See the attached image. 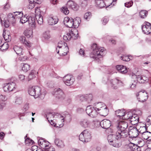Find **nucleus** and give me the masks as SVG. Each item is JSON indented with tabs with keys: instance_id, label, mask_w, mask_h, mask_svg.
Returning a JSON list of instances; mask_svg holds the SVG:
<instances>
[{
	"instance_id": "1",
	"label": "nucleus",
	"mask_w": 151,
	"mask_h": 151,
	"mask_svg": "<svg viewBox=\"0 0 151 151\" xmlns=\"http://www.w3.org/2000/svg\"><path fill=\"white\" fill-rule=\"evenodd\" d=\"M91 52L90 54V57L94 59H99L105 54V48L98 46L96 44H93L91 45Z\"/></svg>"
},
{
	"instance_id": "2",
	"label": "nucleus",
	"mask_w": 151,
	"mask_h": 151,
	"mask_svg": "<svg viewBox=\"0 0 151 151\" xmlns=\"http://www.w3.org/2000/svg\"><path fill=\"white\" fill-rule=\"evenodd\" d=\"M110 130L112 134L108 135L107 137V139L109 144L116 147H120L122 145V143L120 142H119L118 139L122 138L114 129H110Z\"/></svg>"
},
{
	"instance_id": "3",
	"label": "nucleus",
	"mask_w": 151,
	"mask_h": 151,
	"mask_svg": "<svg viewBox=\"0 0 151 151\" xmlns=\"http://www.w3.org/2000/svg\"><path fill=\"white\" fill-rule=\"evenodd\" d=\"M128 126L127 122L121 121L118 123L116 128L114 129L122 138H125L128 134Z\"/></svg>"
},
{
	"instance_id": "4",
	"label": "nucleus",
	"mask_w": 151,
	"mask_h": 151,
	"mask_svg": "<svg viewBox=\"0 0 151 151\" xmlns=\"http://www.w3.org/2000/svg\"><path fill=\"white\" fill-rule=\"evenodd\" d=\"M29 94L34 96L35 98L39 97L41 99L44 98L46 93L42 91L41 88L37 86L30 87L28 90Z\"/></svg>"
},
{
	"instance_id": "5",
	"label": "nucleus",
	"mask_w": 151,
	"mask_h": 151,
	"mask_svg": "<svg viewBox=\"0 0 151 151\" xmlns=\"http://www.w3.org/2000/svg\"><path fill=\"white\" fill-rule=\"evenodd\" d=\"M79 140L83 142H87L91 141L92 138L91 132L88 129L84 130L79 135Z\"/></svg>"
},
{
	"instance_id": "6",
	"label": "nucleus",
	"mask_w": 151,
	"mask_h": 151,
	"mask_svg": "<svg viewBox=\"0 0 151 151\" xmlns=\"http://www.w3.org/2000/svg\"><path fill=\"white\" fill-rule=\"evenodd\" d=\"M78 37V32L76 29L72 28L65 35L63 36V38L65 41L70 40L71 38L76 40Z\"/></svg>"
},
{
	"instance_id": "7",
	"label": "nucleus",
	"mask_w": 151,
	"mask_h": 151,
	"mask_svg": "<svg viewBox=\"0 0 151 151\" xmlns=\"http://www.w3.org/2000/svg\"><path fill=\"white\" fill-rule=\"evenodd\" d=\"M17 85L14 82L10 81L4 83L3 88L4 91L9 93L15 91L17 88Z\"/></svg>"
},
{
	"instance_id": "8",
	"label": "nucleus",
	"mask_w": 151,
	"mask_h": 151,
	"mask_svg": "<svg viewBox=\"0 0 151 151\" xmlns=\"http://www.w3.org/2000/svg\"><path fill=\"white\" fill-rule=\"evenodd\" d=\"M58 117L59 118V121L61 122L60 124L58 123L60 127H62L63 126L65 121L70 122L71 119V115L67 112L64 113L63 115L60 114L58 115Z\"/></svg>"
},
{
	"instance_id": "9",
	"label": "nucleus",
	"mask_w": 151,
	"mask_h": 151,
	"mask_svg": "<svg viewBox=\"0 0 151 151\" xmlns=\"http://www.w3.org/2000/svg\"><path fill=\"white\" fill-rule=\"evenodd\" d=\"M126 116H127L125 117V119H129L132 125H135L139 122V117L136 114H132L131 113H126Z\"/></svg>"
},
{
	"instance_id": "10",
	"label": "nucleus",
	"mask_w": 151,
	"mask_h": 151,
	"mask_svg": "<svg viewBox=\"0 0 151 151\" xmlns=\"http://www.w3.org/2000/svg\"><path fill=\"white\" fill-rule=\"evenodd\" d=\"M79 123L81 127L84 129L90 128L92 125V122L87 118L81 119Z\"/></svg>"
},
{
	"instance_id": "11",
	"label": "nucleus",
	"mask_w": 151,
	"mask_h": 151,
	"mask_svg": "<svg viewBox=\"0 0 151 151\" xmlns=\"http://www.w3.org/2000/svg\"><path fill=\"white\" fill-rule=\"evenodd\" d=\"M131 77L133 79L136 78L137 81L140 83H144L148 82L149 80L148 78L144 75H136L133 74L132 75Z\"/></svg>"
},
{
	"instance_id": "12",
	"label": "nucleus",
	"mask_w": 151,
	"mask_h": 151,
	"mask_svg": "<svg viewBox=\"0 0 151 151\" xmlns=\"http://www.w3.org/2000/svg\"><path fill=\"white\" fill-rule=\"evenodd\" d=\"M63 80L64 83L68 86H70L73 85L75 81L74 78L69 75L65 76L63 78Z\"/></svg>"
},
{
	"instance_id": "13",
	"label": "nucleus",
	"mask_w": 151,
	"mask_h": 151,
	"mask_svg": "<svg viewBox=\"0 0 151 151\" xmlns=\"http://www.w3.org/2000/svg\"><path fill=\"white\" fill-rule=\"evenodd\" d=\"M137 96L139 101L141 102L145 101L148 98L147 93L145 91L139 92Z\"/></svg>"
},
{
	"instance_id": "14",
	"label": "nucleus",
	"mask_w": 151,
	"mask_h": 151,
	"mask_svg": "<svg viewBox=\"0 0 151 151\" xmlns=\"http://www.w3.org/2000/svg\"><path fill=\"white\" fill-rule=\"evenodd\" d=\"M142 30L144 33L148 35L151 34V24L147 22L145 25L142 26Z\"/></svg>"
},
{
	"instance_id": "15",
	"label": "nucleus",
	"mask_w": 151,
	"mask_h": 151,
	"mask_svg": "<svg viewBox=\"0 0 151 151\" xmlns=\"http://www.w3.org/2000/svg\"><path fill=\"white\" fill-rule=\"evenodd\" d=\"M40 10L38 8L37 9H36L35 17L38 24L41 25L43 23V19L42 17L41 14V12L39 11Z\"/></svg>"
},
{
	"instance_id": "16",
	"label": "nucleus",
	"mask_w": 151,
	"mask_h": 151,
	"mask_svg": "<svg viewBox=\"0 0 151 151\" xmlns=\"http://www.w3.org/2000/svg\"><path fill=\"white\" fill-rule=\"evenodd\" d=\"M59 114L58 113H49L46 115L47 119L49 122H50V121L53 120V119H55V120L58 119V121H59V118L58 117V116Z\"/></svg>"
},
{
	"instance_id": "17",
	"label": "nucleus",
	"mask_w": 151,
	"mask_h": 151,
	"mask_svg": "<svg viewBox=\"0 0 151 151\" xmlns=\"http://www.w3.org/2000/svg\"><path fill=\"white\" fill-rule=\"evenodd\" d=\"M128 135H129L130 137H136L138 136H139L137 128L136 127H133L129 131H128Z\"/></svg>"
},
{
	"instance_id": "18",
	"label": "nucleus",
	"mask_w": 151,
	"mask_h": 151,
	"mask_svg": "<svg viewBox=\"0 0 151 151\" xmlns=\"http://www.w3.org/2000/svg\"><path fill=\"white\" fill-rule=\"evenodd\" d=\"M38 144L39 146L42 148L45 149L50 145V144L49 142L43 139H40L38 141Z\"/></svg>"
},
{
	"instance_id": "19",
	"label": "nucleus",
	"mask_w": 151,
	"mask_h": 151,
	"mask_svg": "<svg viewBox=\"0 0 151 151\" xmlns=\"http://www.w3.org/2000/svg\"><path fill=\"white\" fill-rule=\"evenodd\" d=\"M73 19L68 17L64 18L63 23L67 27L69 28H73Z\"/></svg>"
},
{
	"instance_id": "20",
	"label": "nucleus",
	"mask_w": 151,
	"mask_h": 151,
	"mask_svg": "<svg viewBox=\"0 0 151 151\" xmlns=\"http://www.w3.org/2000/svg\"><path fill=\"white\" fill-rule=\"evenodd\" d=\"M67 6L74 11L77 10L79 6L76 3L73 1L69 0L67 4Z\"/></svg>"
},
{
	"instance_id": "21",
	"label": "nucleus",
	"mask_w": 151,
	"mask_h": 151,
	"mask_svg": "<svg viewBox=\"0 0 151 151\" xmlns=\"http://www.w3.org/2000/svg\"><path fill=\"white\" fill-rule=\"evenodd\" d=\"M58 17L56 16H50L48 17L47 22L49 25H54L58 22Z\"/></svg>"
},
{
	"instance_id": "22",
	"label": "nucleus",
	"mask_w": 151,
	"mask_h": 151,
	"mask_svg": "<svg viewBox=\"0 0 151 151\" xmlns=\"http://www.w3.org/2000/svg\"><path fill=\"white\" fill-rule=\"evenodd\" d=\"M101 127L104 129H108L111 126V122L110 120L105 119L102 120L100 123Z\"/></svg>"
},
{
	"instance_id": "23",
	"label": "nucleus",
	"mask_w": 151,
	"mask_h": 151,
	"mask_svg": "<svg viewBox=\"0 0 151 151\" xmlns=\"http://www.w3.org/2000/svg\"><path fill=\"white\" fill-rule=\"evenodd\" d=\"M120 81L117 79L115 78L111 80V85L112 88L116 89L118 87V83Z\"/></svg>"
},
{
	"instance_id": "24",
	"label": "nucleus",
	"mask_w": 151,
	"mask_h": 151,
	"mask_svg": "<svg viewBox=\"0 0 151 151\" xmlns=\"http://www.w3.org/2000/svg\"><path fill=\"white\" fill-rule=\"evenodd\" d=\"M20 42L25 45L26 47H29L31 46V44L29 42L27 41L24 36H22L19 38Z\"/></svg>"
},
{
	"instance_id": "25",
	"label": "nucleus",
	"mask_w": 151,
	"mask_h": 151,
	"mask_svg": "<svg viewBox=\"0 0 151 151\" xmlns=\"http://www.w3.org/2000/svg\"><path fill=\"white\" fill-rule=\"evenodd\" d=\"M104 104L101 102L95 103L93 106V109H96L98 111H100L101 109L104 106Z\"/></svg>"
},
{
	"instance_id": "26",
	"label": "nucleus",
	"mask_w": 151,
	"mask_h": 151,
	"mask_svg": "<svg viewBox=\"0 0 151 151\" xmlns=\"http://www.w3.org/2000/svg\"><path fill=\"white\" fill-rule=\"evenodd\" d=\"M115 114L116 116L120 117V118L125 119V117H127V116H126V113L125 114V111L123 109H118L115 111Z\"/></svg>"
},
{
	"instance_id": "27",
	"label": "nucleus",
	"mask_w": 151,
	"mask_h": 151,
	"mask_svg": "<svg viewBox=\"0 0 151 151\" xmlns=\"http://www.w3.org/2000/svg\"><path fill=\"white\" fill-rule=\"evenodd\" d=\"M13 49L17 55H23V48L22 47L17 45H15L14 46Z\"/></svg>"
},
{
	"instance_id": "28",
	"label": "nucleus",
	"mask_w": 151,
	"mask_h": 151,
	"mask_svg": "<svg viewBox=\"0 0 151 151\" xmlns=\"http://www.w3.org/2000/svg\"><path fill=\"white\" fill-rule=\"evenodd\" d=\"M136 128H137L139 136H140L141 134L145 132L147 129L146 124H144L143 125L140 126L138 125Z\"/></svg>"
},
{
	"instance_id": "29",
	"label": "nucleus",
	"mask_w": 151,
	"mask_h": 151,
	"mask_svg": "<svg viewBox=\"0 0 151 151\" xmlns=\"http://www.w3.org/2000/svg\"><path fill=\"white\" fill-rule=\"evenodd\" d=\"M29 24L31 27L35 28L36 25L35 19V17H29L28 18Z\"/></svg>"
},
{
	"instance_id": "30",
	"label": "nucleus",
	"mask_w": 151,
	"mask_h": 151,
	"mask_svg": "<svg viewBox=\"0 0 151 151\" xmlns=\"http://www.w3.org/2000/svg\"><path fill=\"white\" fill-rule=\"evenodd\" d=\"M3 35L4 38L6 41L9 42L11 41V37L9 32H6L4 30Z\"/></svg>"
},
{
	"instance_id": "31",
	"label": "nucleus",
	"mask_w": 151,
	"mask_h": 151,
	"mask_svg": "<svg viewBox=\"0 0 151 151\" xmlns=\"http://www.w3.org/2000/svg\"><path fill=\"white\" fill-rule=\"evenodd\" d=\"M69 48L67 45H66L65 47H63L60 50V55L61 56H65L66 55L68 52Z\"/></svg>"
},
{
	"instance_id": "32",
	"label": "nucleus",
	"mask_w": 151,
	"mask_h": 151,
	"mask_svg": "<svg viewBox=\"0 0 151 151\" xmlns=\"http://www.w3.org/2000/svg\"><path fill=\"white\" fill-rule=\"evenodd\" d=\"M7 20L10 23L13 24L16 22V19L14 16L13 12L12 13H9L7 15Z\"/></svg>"
},
{
	"instance_id": "33",
	"label": "nucleus",
	"mask_w": 151,
	"mask_h": 151,
	"mask_svg": "<svg viewBox=\"0 0 151 151\" xmlns=\"http://www.w3.org/2000/svg\"><path fill=\"white\" fill-rule=\"evenodd\" d=\"M67 44L64 43L63 41H60L58 42V45L56 48V51L58 53H59L60 50L63 47H65V46L67 45Z\"/></svg>"
},
{
	"instance_id": "34",
	"label": "nucleus",
	"mask_w": 151,
	"mask_h": 151,
	"mask_svg": "<svg viewBox=\"0 0 151 151\" xmlns=\"http://www.w3.org/2000/svg\"><path fill=\"white\" fill-rule=\"evenodd\" d=\"M96 6L100 8H102L106 6V4L103 0H95Z\"/></svg>"
},
{
	"instance_id": "35",
	"label": "nucleus",
	"mask_w": 151,
	"mask_h": 151,
	"mask_svg": "<svg viewBox=\"0 0 151 151\" xmlns=\"http://www.w3.org/2000/svg\"><path fill=\"white\" fill-rule=\"evenodd\" d=\"M140 136H141L144 139L147 140L151 137V132L146 130L141 134Z\"/></svg>"
},
{
	"instance_id": "36",
	"label": "nucleus",
	"mask_w": 151,
	"mask_h": 151,
	"mask_svg": "<svg viewBox=\"0 0 151 151\" xmlns=\"http://www.w3.org/2000/svg\"><path fill=\"white\" fill-rule=\"evenodd\" d=\"M13 13L16 21L17 20H20L23 15V13L21 12H13Z\"/></svg>"
},
{
	"instance_id": "37",
	"label": "nucleus",
	"mask_w": 151,
	"mask_h": 151,
	"mask_svg": "<svg viewBox=\"0 0 151 151\" xmlns=\"http://www.w3.org/2000/svg\"><path fill=\"white\" fill-rule=\"evenodd\" d=\"M73 28H77L79 26L81 22L80 19L79 17H77L76 19H73Z\"/></svg>"
},
{
	"instance_id": "38",
	"label": "nucleus",
	"mask_w": 151,
	"mask_h": 151,
	"mask_svg": "<svg viewBox=\"0 0 151 151\" xmlns=\"http://www.w3.org/2000/svg\"><path fill=\"white\" fill-rule=\"evenodd\" d=\"M55 144L60 148H63L64 146L63 142L61 140L56 139L55 140Z\"/></svg>"
},
{
	"instance_id": "39",
	"label": "nucleus",
	"mask_w": 151,
	"mask_h": 151,
	"mask_svg": "<svg viewBox=\"0 0 151 151\" xmlns=\"http://www.w3.org/2000/svg\"><path fill=\"white\" fill-rule=\"evenodd\" d=\"M109 110L106 106L105 105L102 109L100 110V112L99 113L102 114V115L104 116H106L108 114Z\"/></svg>"
},
{
	"instance_id": "40",
	"label": "nucleus",
	"mask_w": 151,
	"mask_h": 151,
	"mask_svg": "<svg viewBox=\"0 0 151 151\" xmlns=\"http://www.w3.org/2000/svg\"><path fill=\"white\" fill-rule=\"evenodd\" d=\"M33 32L32 30L29 29H25L24 32V34L25 36L28 38L31 37L32 35Z\"/></svg>"
},
{
	"instance_id": "41",
	"label": "nucleus",
	"mask_w": 151,
	"mask_h": 151,
	"mask_svg": "<svg viewBox=\"0 0 151 151\" xmlns=\"http://www.w3.org/2000/svg\"><path fill=\"white\" fill-rule=\"evenodd\" d=\"M60 122V121H58V119L55 120V119H53V120L50 121L49 122L54 127L60 128L61 127H59L60 125L58 124V123H61V122Z\"/></svg>"
},
{
	"instance_id": "42",
	"label": "nucleus",
	"mask_w": 151,
	"mask_h": 151,
	"mask_svg": "<svg viewBox=\"0 0 151 151\" xmlns=\"http://www.w3.org/2000/svg\"><path fill=\"white\" fill-rule=\"evenodd\" d=\"M148 14V12L145 10H142L139 12V16L142 19L145 18Z\"/></svg>"
},
{
	"instance_id": "43",
	"label": "nucleus",
	"mask_w": 151,
	"mask_h": 151,
	"mask_svg": "<svg viewBox=\"0 0 151 151\" xmlns=\"http://www.w3.org/2000/svg\"><path fill=\"white\" fill-rule=\"evenodd\" d=\"M28 16L27 14L25 15L24 16H22L20 19V22L23 24L28 21Z\"/></svg>"
},
{
	"instance_id": "44",
	"label": "nucleus",
	"mask_w": 151,
	"mask_h": 151,
	"mask_svg": "<svg viewBox=\"0 0 151 151\" xmlns=\"http://www.w3.org/2000/svg\"><path fill=\"white\" fill-rule=\"evenodd\" d=\"M85 99V102H86L87 103H89L91 102V101L92 100V95L91 94H89V95H86Z\"/></svg>"
},
{
	"instance_id": "45",
	"label": "nucleus",
	"mask_w": 151,
	"mask_h": 151,
	"mask_svg": "<svg viewBox=\"0 0 151 151\" xmlns=\"http://www.w3.org/2000/svg\"><path fill=\"white\" fill-rule=\"evenodd\" d=\"M98 113H99V112H98V111L96 109H93L89 116L92 117H95L97 116Z\"/></svg>"
},
{
	"instance_id": "46",
	"label": "nucleus",
	"mask_w": 151,
	"mask_h": 151,
	"mask_svg": "<svg viewBox=\"0 0 151 151\" xmlns=\"http://www.w3.org/2000/svg\"><path fill=\"white\" fill-rule=\"evenodd\" d=\"M30 66L27 64H24L22 68V70L25 72H27L30 69Z\"/></svg>"
},
{
	"instance_id": "47",
	"label": "nucleus",
	"mask_w": 151,
	"mask_h": 151,
	"mask_svg": "<svg viewBox=\"0 0 151 151\" xmlns=\"http://www.w3.org/2000/svg\"><path fill=\"white\" fill-rule=\"evenodd\" d=\"M50 35L49 32H44L42 35L43 39L47 40L50 38Z\"/></svg>"
},
{
	"instance_id": "48",
	"label": "nucleus",
	"mask_w": 151,
	"mask_h": 151,
	"mask_svg": "<svg viewBox=\"0 0 151 151\" xmlns=\"http://www.w3.org/2000/svg\"><path fill=\"white\" fill-rule=\"evenodd\" d=\"M29 4L28 6V9H33L35 6V3L33 1V0H29Z\"/></svg>"
},
{
	"instance_id": "49",
	"label": "nucleus",
	"mask_w": 151,
	"mask_h": 151,
	"mask_svg": "<svg viewBox=\"0 0 151 151\" xmlns=\"http://www.w3.org/2000/svg\"><path fill=\"white\" fill-rule=\"evenodd\" d=\"M91 12H88L86 13L84 15V18L86 20H88L91 17Z\"/></svg>"
},
{
	"instance_id": "50",
	"label": "nucleus",
	"mask_w": 151,
	"mask_h": 151,
	"mask_svg": "<svg viewBox=\"0 0 151 151\" xmlns=\"http://www.w3.org/2000/svg\"><path fill=\"white\" fill-rule=\"evenodd\" d=\"M54 95H58L60 93L63 95V91L60 88H56L54 89Z\"/></svg>"
},
{
	"instance_id": "51",
	"label": "nucleus",
	"mask_w": 151,
	"mask_h": 151,
	"mask_svg": "<svg viewBox=\"0 0 151 151\" xmlns=\"http://www.w3.org/2000/svg\"><path fill=\"white\" fill-rule=\"evenodd\" d=\"M93 109V107H92L90 106H89L87 107L86 111L87 114L89 116L90 115Z\"/></svg>"
},
{
	"instance_id": "52",
	"label": "nucleus",
	"mask_w": 151,
	"mask_h": 151,
	"mask_svg": "<svg viewBox=\"0 0 151 151\" xmlns=\"http://www.w3.org/2000/svg\"><path fill=\"white\" fill-rule=\"evenodd\" d=\"M8 47V44L7 43H4L1 46V50L3 51L7 50Z\"/></svg>"
},
{
	"instance_id": "53",
	"label": "nucleus",
	"mask_w": 151,
	"mask_h": 151,
	"mask_svg": "<svg viewBox=\"0 0 151 151\" xmlns=\"http://www.w3.org/2000/svg\"><path fill=\"white\" fill-rule=\"evenodd\" d=\"M22 102V99L21 97H17L15 100V103L17 104H20Z\"/></svg>"
},
{
	"instance_id": "54",
	"label": "nucleus",
	"mask_w": 151,
	"mask_h": 151,
	"mask_svg": "<svg viewBox=\"0 0 151 151\" xmlns=\"http://www.w3.org/2000/svg\"><path fill=\"white\" fill-rule=\"evenodd\" d=\"M61 12L65 15L68 14L69 12V10L66 7H62L61 9Z\"/></svg>"
},
{
	"instance_id": "55",
	"label": "nucleus",
	"mask_w": 151,
	"mask_h": 151,
	"mask_svg": "<svg viewBox=\"0 0 151 151\" xmlns=\"http://www.w3.org/2000/svg\"><path fill=\"white\" fill-rule=\"evenodd\" d=\"M35 77V74L34 71H32L31 72L28 76L29 81Z\"/></svg>"
},
{
	"instance_id": "56",
	"label": "nucleus",
	"mask_w": 151,
	"mask_h": 151,
	"mask_svg": "<svg viewBox=\"0 0 151 151\" xmlns=\"http://www.w3.org/2000/svg\"><path fill=\"white\" fill-rule=\"evenodd\" d=\"M129 56H125L123 55L121 57V59L123 61H129L130 59L129 58Z\"/></svg>"
},
{
	"instance_id": "57",
	"label": "nucleus",
	"mask_w": 151,
	"mask_h": 151,
	"mask_svg": "<svg viewBox=\"0 0 151 151\" xmlns=\"http://www.w3.org/2000/svg\"><path fill=\"white\" fill-rule=\"evenodd\" d=\"M55 95L57 98L61 100L64 99L65 97V95L63 92V95L60 93L58 95Z\"/></svg>"
},
{
	"instance_id": "58",
	"label": "nucleus",
	"mask_w": 151,
	"mask_h": 151,
	"mask_svg": "<svg viewBox=\"0 0 151 151\" xmlns=\"http://www.w3.org/2000/svg\"><path fill=\"white\" fill-rule=\"evenodd\" d=\"M133 2L132 1H130L129 2H127L125 3V6L129 8L131 7L133 5Z\"/></svg>"
},
{
	"instance_id": "59",
	"label": "nucleus",
	"mask_w": 151,
	"mask_h": 151,
	"mask_svg": "<svg viewBox=\"0 0 151 151\" xmlns=\"http://www.w3.org/2000/svg\"><path fill=\"white\" fill-rule=\"evenodd\" d=\"M127 68L126 67L124 66V67H123L122 68H121V70L119 72L122 74H124L127 73Z\"/></svg>"
},
{
	"instance_id": "60",
	"label": "nucleus",
	"mask_w": 151,
	"mask_h": 151,
	"mask_svg": "<svg viewBox=\"0 0 151 151\" xmlns=\"http://www.w3.org/2000/svg\"><path fill=\"white\" fill-rule=\"evenodd\" d=\"M1 23L3 24V22H4V26L5 27H9V22H9L8 20L7 21H6V20H4V21H2L1 19Z\"/></svg>"
},
{
	"instance_id": "61",
	"label": "nucleus",
	"mask_w": 151,
	"mask_h": 151,
	"mask_svg": "<svg viewBox=\"0 0 151 151\" xmlns=\"http://www.w3.org/2000/svg\"><path fill=\"white\" fill-rule=\"evenodd\" d=\"M109 21L108 18L106 17H105L102 19V23L104 25H106V24Z\"/></svg>"
},
{
	"instance_id": "62",
	"label": "nucleus",
	"mask_w": 151,
	"mask_h": 151,
	"mask_svg": "<svg viewBox=\"0 0 151 151\" xmlns=\"http://www.w3.org/2000/svg\"><path fill=\"white\" fill-rule=\"evenodd\" d=\"M45 149V151H55V149L52 147H50L49 146Z\"/></svg>"
},
{
	"instance_id": "63",
	"label": "nucleus",
	"mask_w": 151,
	"mask_h": 151,
	"mask_svg": "<svg viewBox=\"0 0 151 151\" xmlns=\"http://www.w3.org/2000/svg\"><path fill=\"white\" fill-rule=\"evenodd\" d=\"M27 59V57L26 56H20L19 58V59L20 60L24 61L26 60Z\"/></svg>"
},
{
	"instance_id": "64",
	"label": "nucleus",
	"mask_w": 151,
	"mask_h": 151,
	"mask_svg": "<svg viewBox=\"0 0 151 151\" xmlns=\"http://www.w3.org/2000/svg\"><path fill=\"white\" fill-rule=\"evenodd\" d=\"M37 149L38 147L37 146H34L32 147L31 149L27 150L26 151H36L37 150H38Z\"/></svg>"
}]
</instances>
